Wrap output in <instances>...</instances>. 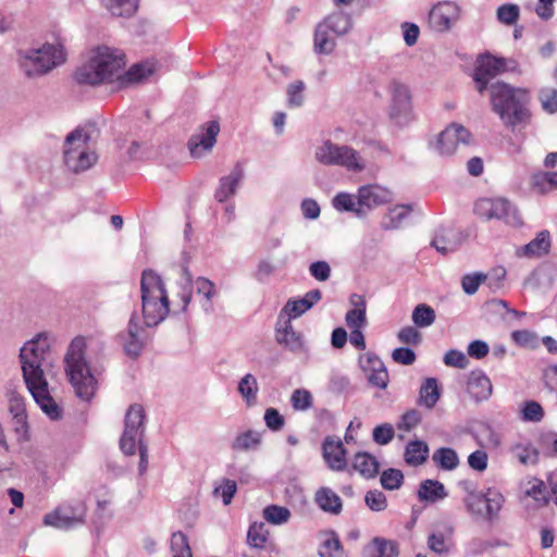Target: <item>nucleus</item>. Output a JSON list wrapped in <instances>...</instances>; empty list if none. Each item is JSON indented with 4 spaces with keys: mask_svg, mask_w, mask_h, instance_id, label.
I'll return each instance as SVG.
<instances>
[{
    "mask_svg": "<svg viewBox=\"0 0 557 557\" xmlns=\"http://www.w3.org/2000/svg\"><path fill=\"white\" fill-rule=\"evenodd\" d=\"M314 45L320 52H330L333 49V41L329 38L327 33L319 28L314 35Z\"/></svg>",
    "mask_w": 557,
    "mask_h": 557,
    "instance_id": "63",
    "label": "nucleus"
},
{
    "mask_svg": "<svg viewBox=\"0 0 557 557\" xmlns=\"http://www.w3.org/2000/svg\"><path fill=\"white\" fill-rule=\"evenodd\" d=\"M394 437V428L388 423L377 425L373 430V440L380 445L388 444Z\"/></svg>",
    "mask_w": 557,
    "mask_h": 557,
    "instance_id": "53",
    "label": "nucleus"
},
{
    "mask_svg": "<svg viewBox=\"0 0 557 557\" xmlns=\"http://www.w3.org/2000/svg\"><path fill=\"white\" fill-rule=\"evenodd\" d=\"M318 540L320 557H343L345 555L344 545L334 530H321L318 533Z\"/></svg>",
    "mask_w": 557,
    "mask_h": 557,
    "instance_id": "17",
    "label": "nucleus"
},
{
    "mask_svg": "<svg viewBox=\"0 0 557 557\" xmlns=\"http://www.w3.org/2000/svg\"><path fill=\"white\" fill-rule=\"evenodd\" d=\"M315 157L321 163L341 165L354 172L362 171L364 168L362 158L355 149L329 140L317 149Z\"/></svg>",
    "mask_w": 557,
    "mask_h": 557,
    "instance_id": "7",
    "label": "nucleus"
},
{
    "mask_svg": "<svg viewBox=\"0 0 557 557\" xmlns=\"http://www.w3.org/2000/svg\"><path fill=\"white\" fill-rule=\"evenodd\" d=\"M333 206L337 210H345V211H357L355 209L356 201L352 195L341 193L333 199Z\"/></svg>",
    "mask_w": 557,
    "mask_h": 557,
    "instance_id": "55",
    "label": "nucleus"
},
{
    "mask_svg": "<svg viewBox=\"0 0 557 557\" xmlns=\"http://www.w3.org/2000/svg\"><path fill=\"white\" fill-rule=\"evenodd\" d=\"M49 339L39 335L21 349L23 377L26 386L41 410L52 420L62 416V408L51 396L49 385L41 369L45 355L49 350Z\"/></svg>",
    "mask_w": 557,
    "mask_h": 557,
    "instance_id": "2",
    "label": "nucleus"
},
{
    "mask_svg": "<svg viewBox=\"0 0 557 557\" xmlns=\"http://www.w3.org/2000/svg\"><path fill=\"white\" fill-rule=\"evenodd\" d=\"M523 494L534 500L537 507H545L549 504V496L546 484L537 478H530L523 485Z\"/></svg>",
    "mask_w": 557,
    "mask_h": 557,
    "instance_id": "24",
    "label": "nucleus"
},
{
    "mask_svg": "<svg viewBox=\"0 0 557 557\" xmlns=\"http://www.w3.org/2000/svg\"><path fill=\"white\" fill-rule=\"evenodd\" d=\"M398 339L407 345H417L421 339V335L413 326H406L399 331Z\"/></svg>",
    "mask_w": 557,
    "mask_h": 557,
    "instance_id": "59",
    "label": "nucleus"
},
{
    "mask_svg": "<svg viewBox=\"0 0 557 557\" xmlns=\"http://www.w3.org/2000/svg\"><path fill=\"white\" fill-rule=\"evenodd\" d=\"M429 456V447L422 441L409 442L405 450V461L410 466L422 465Z\"/></svg>",
    "mask_w": 557,
    "mask_h": 557,
    "instance_id": "26",
    "label": "nucleus"
},
{
    "mask_svg": "<svg viewBox=\"0 0 557 557\" xmlns=\"http://www.w3.org/2000/svg\"><path fill=\"white\" fill-rule=\"evenodd\" d=\"M520 15L519 7L516 4H504L497 10V18L506 25H513Z\"/></svg>",
    "mask_w": 557,
    "mask_h": 557,
    "instance_id": "47",
    "label": "nucleus"
},
{
    "mask_svg": "<svg viewBox=\"0 0 557 557\" xmlns=\"http://www.w3.org/2000/svg\"><path fill=\"white\" fill-rule=\"evenodd\" d=\"M247 542L255 548H268L273 546L270 541V532L262 522H255L249 527Z\"/></svg>",
    "mask_w": 557,
    "mask_h": 557,
    "instance_id": "25",
    "label": "nucleus"
},
{
    "mask_svg": "<svg viewBox=\"0 0 557 557\" xmlns=\"http://www.w3.org/2000/svg\"><path fill=\"white\" fill-rule=\"evenodd\" d=\"M540 100L543 109L549 113L557 112V90L554 88H546L540 92Z\"/></svg>",
    "mask_w": 557,
    "mask_h": 557,
    "instance_id": "52",
    "label": "nucleus"
},
{
    "mask_svg": "<svg viewBox=\"0 0 557 557\" xmlns=\"http://www.w3.org/2000/svg\"><path fill=\"white\" fill-rule=\"evenodd\" d=\"M392 358L396 363L409 366L416 360V354L409 348H396Z\"/></svg>",
    "mask_w": 557,
    "mask_h": 557,
    "instance_id": "60",
    "label": "nucleus"
},
{
    "mask_svg": "<svg viewBox=\"0 0 557 557\" xmlns=\"http://www.w3.org/2000/svg\"><path fill=\"white\" fill-rule=\"evenodd\" d=\"M359 364L371 384L383 389L387 387L388 372L377 356L371 352L362 354L359 357Z\"/></svg>",
    "mask_w": 557,
    "mask_h": 557,
    "instance_id": "13",
    "label": "nucleus"
},
{
    "mask_svg": "<svg viewBox=\"0 0 557 557\" xmlns=\"http://www.w3.org/2000/svg\"><path fill=\"white\" fill-rule=\"evenodd\" d=\"M66 53L59 38L23 58L21 65L28 76L41 75L65 61Z\"/></svg>",
    "mask_w": 557,
    "mask_h": 557,
    "instance_id": "6",
    "label": "nucleus"
},
{
    "mask_svg": "<svg viewBox=\"0 0 557 557\" xmlns=\"http://www.w3.org/2000/svg\"><path fill=\"white\" fill-rule=\"evenodd\" d=\"M126 62L122 52L109 47H98L90 51L86 64L76 72L78 83L97 85L121 81L139 83L150 76L156 67L151 62L135 64L124 72Z\"/></svg>",
    "mask_w": 557,
    "mask_h": 557,
    "instance_id": "1",
    "label": "nucleus"
},
{
    "mask_svg": "<svg viewBox=\"0 0 557 557\" xmlns=\"http://www.w3.org/2000/svg\"><path fill=\"white\" fill-rule=\"evenodd\" d=\"M472 140V134L468 128L461 124L451 123L438 135L437 149L442 154H451L460 145L468 146Z\"/></svg>",
    "mask_w": 557,
    "mask_h": 557,
    "instance_id": "9",
    "label": "nucleus"
},
{
    "mask_svg": "<svg viewBox=\"0 0 557 557\" xmlns=\"http://www.w3.org/2000/svg\"><path fill=\"white\" fill-rule=\"evenodd\" d=\"M318 507L329 513L339 515L343 509L341 497L330 487H320L314 495Z\"/></svg>",
    "mask_w": 557,
    "mask_h": 557,
    "instance_id": "22",
    "label": "nucleus"
},
{
    "mask_svg": "<svg viewBox=\"0 0 557 557\" xmlns=\"http://www.w3.org/2000/svg\"><path fill=\"white\" fill-rule=\"evenodd\" d=\"M288 508L277 505H270L263 509V518L271 524L286 523L290 518Z\"/></svg>",
    "mask_w": 557,
    "mask_h": 557,
    "instance_id": "35",
    "label": "nucleus"
},
{
    "mask_svg": "<svg viewBox=\"0 0 557 557\" xmlns=\"http://www.w3.org/2000/svg\"><path fill=\"white\" fill-rule=\"evenodd\" d=\"M145 421V410L140 405H132L125 418V431L137 433Z\"/></svg>",
    "mask_w": 557,
    "mask_h": 557,
    "instance_id": "36",
    "label": "nucleus"
},
{
    "mask_svg": "<svg viewBox=\"0 0 557 557\" xmlns=\"http://www.w3.org/2000/svg\"><path fill=\"white\" fill-rule=\"evenodd\" d=\"M351 469L366 479H372L379 473L380 463L368 453H357L352 457Z\"/></svg>",
    "mask_w": 557,
    "mask_h": 557,
    "instance_id": "23",
    "label": "nucleus"
},
{
    "mask_svg": "<svg viewBox=\"0 0 557 557\" xmlns=\"http://www.w3.org/2000/svg\"><path fill=\"white\" fill-rule=\"evenodd\" d=\"M421 421L420 412L411 409L405 412L400 420L397 423V429L399 431L409 432L414 429Z\"/></svg>",
    "mask_w": 557,
    "mask_h": 557,
    "instance_id": "49",
    "label": "nucleus"
},
{
    "mask_svg": "<svg viewBox=\"0 0 557 557\" xmlns=\"http://www.w3.org/2000/svg\"><path fill=\"white\" fill-rule=\"evenodd\" d=\"M552 249V236L547 230H543L527 245L517 249L520 258L539 259L547 256Z\"/></svg>",
    "mask_w": 557,
    "mask_h": 557,
    "instance_id": "16",
    "label": "nucleus"
},
{
    "mask_svg": "<svg viewBox=\"0 0 557 557\" xmlns=\"http://www.w3.org/2000/svg\"><path fill=\"white\" fill-rule=\"evenodd\" d=\"M513 455L522 463H535L539 453L531 444H517L512 448Z\"/></svg>",
    "mask_w": 557,
    "mask_h": 557,
    "instance_id": "44",
    "label": "nucleus"
},
{
    "mask_svg": "<svg viewBox=\"0 0 557 557\" xmlns=\"http://www.w3.org/2000/svg\"><path fill=\"white\" fill-rule=\"evenodd\" d=\"M276 339L280 344H284L290 350H299L302 348L301 335L297 333L289 321L283 330H277Z\"/></svg>",
    "mask_w": 557,
    "mask_h": 557,
    "instance_id": "31",
    "label": "nucleus"
},
{
    "mask_svg": "<svg viewBox=\"0 0 557 557\" xmlns=\"http://www.w3.org/2000/svg\"><path fill=\"white\" fill-rule=\"evenodd\" d=\"M357 308L349 310L346 314V323L350 330L361 329L366 323V304L358 297Z\"/></svg>",
    "mask_w": 557,
    "mask_h": 557,
    "instance_id": "38",
    "label": "nucleus"
},
{
    "mask_svg": "<svg viewBox=\"0 0 557 557\" xmlns=\"http://www.w3.org/2000/svg\"><path fill=\"white\" fill-rule=\"evenodd\" d=\"M465 504L471 515L486 519L485 492L469 491Z\"/></svg>",
    "mask_w": 557,
    "mask_h": 557,
    "instance_id": "30",
    "label": "nucleus"
},
{
    "mask_svg": "<svg viewBox=\"0 0 557 557\" xmlns=\"http://www.w3.org/2000/svg\"><path fill=\"white\" fill-rule=\"evenodd\" d=\"M434 462L445 470H453L458 465V456L450 448H441L433 454Z\"/></svg>",
    "mask_w": 557,
    "mask_h": 557,
    "instance_id": "40",
    "label": "nucleus"
},
{
    "mask_svg": "<svg viewBox=\"0 0 557 557\" xmlns=\"http://www.w3.org/2000/svg\"><path fill=\"white\" fill-rule=\"evenodd\" d=\"M440 395L437 381L433 377L426 379L420 388V403L432 408L440 399Z\"/></svg>",
    "mask_w": 557,
    "mask_h": 557,
    "instance_id": "32",
    "label": "nucleus"
},
{
    "mask_svg": "<svg viewBox=\"0 0 557 557\" xmlns=\"http://www.w3.org/2000/svg\"><path fill=\"white\" fill-rule=\"evenodd\" d=\"M173 557H193L187 536L183 532H175L171 537Z\"/></svg>",
    "mask_w": 557,
    "mask_h": 557,
    "instance_id": "41",
    "label": "nucleus"
},
{
    "mask_svg": "<svg viewBox=\"0 0 557 557\" xmlns=\"http://www.w3.org/2000/svg\"><path fill=\"white\" fill-rule=\"evenodd\" d=\"M260 444V435L256 432L248 431L238 435L234 443L233 448L236 450L255 449Z\"/></svg>",
    "mask_w": 557,
    "mask_h": 557,
    "instance_id": "43",
    "label": "nucleus"
},
{
    "mask_svg": "<svg viewBox=\"0 0 557 557\" xmlns=\"http://www.w3.org/2000/svg\"><path fill=\"white\" fill-rule=\"evenodd\" d=\"M529 92L525 89L513 88L504 83L492 86V108L506 125L516 126L529 122Z\"/></svg>",
    "mask_w": 557,
    "mask_h": 557,
    "instance_id": "3",
    "label": "nucleus"
},
{
    "mask_svg": "<svg viewBox=\"0 0 557 557\" xmlns=\"http://www.w3.org/2000/svg\"><path fill=\"white\" fill-rule=\"evenodd\" d=\"M87 140L88 136L82 129L74 131L66 138L65 163L75 172L87 170L96 161L95 153L88 151Z\"/></svg>",
    "mask_w": 557,
    "mask_h": 557,
    "instance_id": "8",
    "label": "nucleus"
},
{
    "mask_svg": "<svg viewBox=\"0 0 557 557\" xmlns=\"http://www.w3.org/2000/svg\"><path fill=\"white\" fill-rule=\"evenodd\" d=\"M444 362L448 367L465 369L468 366L469 360L463 352L450 350L445 355Z\"/></svg>",
    "mask_w": 557,
    "mask_h": 557,
    "instance_id": "54",
    "label": "nucleus"
},
{
    "mask_svg": "<svg viewBox=\"0 0 557 557\" xmlns=\"http://www.w3.org/2000/svg\"><path fill=\"white\" fill-rule=\"evenodd\" d=\"M485 503L486 520L492 521L498 517V513L504 506L505 497L497 488L488 487L485 491Z\"/></svg>",
    "mask_w": 557,
    "mask_h": 557,
    "instance_id": "29",
    "label": "nucleus"
},
{
    "mask_svg": "<svg viewBox=\"0 0 557 557\" xmlns=\"http://www.w3.org/2000/svg\"><path fill=\"white\" fill-rule=\"evenodd\" d=\"M507 70V62L504 58L484 54L476 61L474 79L478 83L480 92L486 88L488 81Z\"/></svg>",
    "mask_w": 557,
    "mask_h": 557,
    "instance_id": "10",
    "label": "nucleus"
},
{
    "mask_svg": "<svg viewBox=\"0 0 557 557\" xmlns=\"http://www.w3.org/2000/svg\"><path fill=\"white\" fill-rule=\"evenodd\" d=\"M404 482V474L398 469H387L381 474V484L385 490H397Z\"/></svg>",
    "mask_w": 557,
    "mask_h": 557,
    "instance_id": "45",
    "label": "nucleus"
},
{
    "mask_svg": "<svg viewBox=\"0 0 557 557\" xmlns=\"http://www.w3.org/2000/svg\"><path fill=\"white\" fill-rule=\"evenodd\" d=\"M435 320L434 310L428 305H418L412 312V321L419 327H426Z\"/></svg>",
    "mask_w": 557,
    "mask_h": 557,
    "instance_id": "42",
    "label": "nucleus"
},
{
    "mask_svg": "<svg viewBox=\"0 0 557 557\" xmlns=\"http://www.w3.org/2000/svg\"><path fill=\"white\" fill-rule=\"evenodd\" d=\"M485 280L486 275L484 274L466 275L462 278V288L467 294H473Z\"/></svg>",
    "mask_w": 557,
    "mask_h": 557,
    "instance_id": "58",
    "label": "nucleus"
},
{
    "mask_svg": "<svg viewBox=\"0 0 557 557\" xmlns=\"http://www.w3.org/2000/svg\"><path fill=\"white\" fill-rule=\"evenodd\" d=\"M468 393L475 400L487 399L492 395V383L490 379L482 372H471L467 383Z\"/></svg>",
    "mask_w": 557,
    "mask_h": 557,
    "instance_id": "21",
    "label": "nucleus"
},
{
    "mask_svg": "<svg viewBox=\"0 0 557 557\" xmlns=\"http://www.w3.org/2000/svg\"><path fill=\"white\" fill-rule=\"evenodd\" d=\"M219 132V123L211 121L206 124L205 133L194 135L188 141V148L191 157L199 158L203 152L210 150L215 144Z\"/></svg>",
    "mask_w": 557,
    "mask_h": 557,
    "instance_id": "15",
    "label": "nucleus"
},
{
    "mask_svg": "<svg viewBox=\"0 0 557 557\" xmlns=\"http://www.w3.org/2000/svg\"><path fill=\"white\" fill-rule=\"evenodd\" d=\"M510 202L505 198H481L474 205V213L483 220H503L509 215Z\"/></svg>",
    "mask_w": 557,
    "mask_h": 557,
    "instance_id": "12",
    "label": "nucleus"
},
{
    "mask_svg": "<svg viewBox=\"0 0 557 557\" xmlns=\"http://www.w3.org/2000/svg\"><path fill=\"white\" fill-rule=\"evenodd\" d=\"M453 546L449 535L442 532H433L428 537V547L436 554H447Z\"/></svg>",
    "mask_w": 557,
    "mask_h": 557,
    "instance_id": "37",
    "label": "nucleus"
},
{
    "mask_svg": "<svg viewBox=\"0 0 557 557\" xmlns=\"http://www.w3.org/2000/svg\"><path fill=\"white\" fill-rule=\"evenodd\" d=\"M136 435H137V433L124 431V433L121 437V441H120V445H121V449L126 455L135 454V451H136Z\"/></svg>",
    "mask_w": 557,
    "mask_h": 557,
    "instance_id": "64",
    "label": "nucleus"
},
{
    "mask_svg": "<svg viewBox=\"0 0 557 557\" xmlns=\"http://www.w3.org/2000/svg\"><path fill=\"white\" fill-rule=\"evenodd\" d=\"M140 331L141 327L131 320L126 336H123L125 350L131 356H137L141 349V342L139 339Z\"/></svg>",
    "mask_w": 557,
    "mask_h": 557,
    "instance_id": "33",
    "label": "nucleus"
},
{
    "mask_svg": "<svg viewBox=\"0 0 557 557\" xmlns=\"http://www.w3.org/2000/svg\"><path fill=\"white\" fill-rule=\"evenodd\" d=\"M459 17V7L454 2L445 1L433 7L429 15V22L435 30L445 32L449 29Z\"/></svg>",
    "mask_w": 557,
    "mask_h": 557,
    "instance_id": "11",
    "label": "nucleus"
},
{
    "mask_svg": "<svg viewBox=\"0 0 557 557\" xmlns=\"http://www.w3.org/2000/svg\"><path fill=\"white\" fill-rule=\"evenodd\" d=\"M419 498L426 502H437L447 496L444 485L434 480H425L421 483L419 492Z\"/></svg>",
    "mask_w": 557,
    "mask_h": 557,
    "instance_id": "27",
    "label": "nucleus"
},
{
    "mask_svg": "<svg viewBox=\"0 0 557 557\" xmlns=\"http://www.w3.org/2000/svg\"><path fill=\"white\" fill-rule=\"evenodd\" d=\"M468 463L473 470L482 472L487 468V454L484 450H475L469 456Z\"/></svg>",
    "mask_w": 557,
    "mask_h": 557,
    "instance_id": "57",
    "label": "nucleus"
},
{
    "mask_svg": "<svg viewBox=\"0 0 557 557\" xmlns=\"http://www.w3.org/2000/svg\"><path fill=\"white\" fill-rule=\"evenodd\" d=\"M520 412L521 419L529 422H540L545 416L543 406L535 400L524 401Z\"/></svg>",
    "mask_w": 557,
    "mask_h": 557,
    "instance_id": "39",
    "label": "nucleus"
},
{
    "mask_svg": "<svg viewBox=\"0 0 557 557\" xmlns=\"http://www.w3.org/2000/svg\"><path fill=\"white\" fill-rule=\"evenodd\" d=\"M323 458L330 469L333 471H345L347 469L346 449L341 438L327 436L324 440Z\"/></svg>",
    "mask_w": 557,
    "mask_h": 557,
    "instance_id": "14",
    "label": "nucleus"
},
{
    "mask_svg": "<svg viewBox=\"0 0 557 557\" xmlns=\"http://www.w3.org/2000/svg\"><path fill=\"white\" fill-rule=\"evenodd\" d=\"M543 383L550 391H557V362L543 370Z\"/></svg>",
    "mask_w": 557,
    "mask_h": 557,
    "instance_id": "62",
    "label": "nucleus"
},
{
    "mask_svg": "<svg viewBox=\"0 0 557 557\" xmlns=\"http://www.w3.org/2000/svg\"><path fill=\"white\" fill-rule=\"evenodd\" d=\"M194 286L198 295H202L207 302H211L212 298L216 295L215 285L208 278H196Z\"/></svg>",
    "mask_w": 557,
    "mask_h": 557,
    "instance_id": "50",
    "label": "nucleus"
},
{
    "mask_svg": "<svg viewBox=\"0 0 557 557\" xmlns=\"http://www.w3.org/2000/svg\"><path fill=\"white\" fill-rule=\"evenodd\" d=\"M391 193L379 185L362 186L358 190V205L360 207L373 208L387 202Z\"/></svg>",
    "mask_w": 557,
    "mask_h": 557,
    "instance_id": "18",
    "label": "nucleus"
},
{
    "mask_svg": "<svg viewBox=\"0 0 557 557\" xmlns=\"http://www.w3.org/2000/svg\"><path fill=\"white\" fill-rule=\"evenodd\" d=\"M392 94L395 104L399 109H406L410 102V92L406 85L394 82L392 84Z\"/></svg>",
    "mask_w": 557,
    "mask_h": 557,
    "instance_id": "48",
    "label": "nucleus"
},
{
    "mask_svg": "<svg viewBox=\"0 0 557 557\" xmlns=\"http://www.w3.org/2000/svg\"><path fill=\"white\" fill-rule=\"evenodd\" d=\"M85 347L84 337H76L72 341L65 355V372L77 396L89 399L95 394L96 380L85 361Z\"/></svg>",
    "mask_w": 557,
    "mask_h": 557,
    "instance_id": "5",
    "label": "nucleus"
},
{
    "mask_svg": "<svg viewBox=\"0 0 557 557\" xmlns=\"http://www.w3.org/2000/svg\"><path fill=\"white\" fill-rule=\"evenodd\" d=\"M143 318L147 326H154L170 312V300L163 278L153 270H144L140 277Z\"/></svg>",
    "mask_w": 557,
    "mask_h": 557,
    "instance_id": "4",
    "label": "nucleus"
},
{
    "mask_svg": "<svg viewBox=\"0 0 557 557\" xmlns=\"http://www.w3.org/2000/svg\"><path fill=\"white\" fill-rule=\"evenodd\" d=\"M236 492V483L233 480H225L215 488V494L221 495L225 505H228Z\"/></svg>",
    "mask_w": 557,
    "mask_h": 557,
    "instance_id": "61",
    "label": "nucleus"
},
{
    "mask_svg": "<svg viewBox=\"0 0 557 557\" xmlns=\"http://www.w3.org/2000/svg\"><path fill=\"white\" fill-rule=\"evenodd\" d=\"M398 554V543L384 537H374L363 549L364 557H397Z\"/></svg>",
    "mask_w": 557,
    "mask_h": 557,
    "instance_id": "19",
    "label": "nucleus"
},
{
    "mask_svg": "<svg viewBox=\"0 0 557 557\" xmlns=\"http://www.w3.org/2000/svg\"><path fill=\"white\" fill-rule=\"evenodd\" d=\"M237 391L248 407H251L257 403L259 385L257 379L252 374H246L239 381Z\"/></svg>",
    "mask_w": 557,
    "mask_h": 557,
    "instance_id": "28",
    "label": "nucleus"
},
{
    "mask_svg": "<svg viewBox=\"0 0 557 557\" xmlns=\"http://www.w3.org/2000/svg\"><path fill=\"white\" fill-rule=\"evenodd\" d=\"M320 299L321 292L319 289H313L308 292L305 297L300 299L288 300L284 306L283 311L288 315L289 319H295L309 310Z\"/></svg>",
    "mask_w": 557,
    "mask_h": 557,
    "instance_id": "20",
    "label": "nucleus"
},
{
    "mask_svg": "<svg viewBox=\"0 0 557 557\" xmlns=\"http://www.w3.org/2000/svg\"><path fill=\"white\" fill-rule=\"evenodd\" d=\"M290 401L295 410H307L312 405V395L305 388H297L293 392Z\"/></svg>",
    "mask_w": 557,
    "mask_h": 557,
    "instance_id": "46",
    "label": "nucleus"
},
{
    "mask_svg": "<svg viewBox=\"0 0 557 557\" xmlns=\"http://www.w3.org/2000/svg\"><path fill=\"white\" fill-rule=\"evenodd\" d=\"M108 10L115 16H131L138 8V0H102Z\"/></svg>",
    "mask_w": 557,
    "mask_h": 557,
    "instance_id": "34",
    "label": "nucleus"
},
{
    "mask_svg": "<svg viewBox=\"0 0 557 557\" xmlns=\"http://www.w3.org/2000/svg\"><path fill=\"white\" fill-rule=\"evenodd\" d=\"M264 421L267 426L273 431H278L284 425V418L274 408H269L265 410Z\"/></svg>",
    "mask_w": 557,
    "mask_h": 557,
    "instance_id": "56",
    "label": "nucleus"
},
{
    "mask_svg": "<svg viewBox=\"0 0 557 557\" xmlns=\"http://www.w3.org/2000/svg\"><path fill=\"white\" fill-rule=\"evenodd\" d=\"M366 504L371 510L381 511L384 510L387 506V500L385 495L380 491H369L366 494Z\"/></svg>",
    "mask_w": 557,
    "mask_h": 557,
    "instance_id": "51",
    "label": "nucleus"
}]
</instances>
